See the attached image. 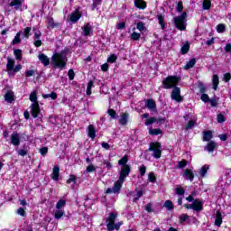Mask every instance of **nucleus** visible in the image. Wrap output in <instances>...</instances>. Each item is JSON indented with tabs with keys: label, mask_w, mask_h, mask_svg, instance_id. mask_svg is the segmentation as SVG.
Segmentation results:
<instances>
[{
	"label": "nucleus",
	"mask_w": 231,
	"mask_h": 231,
	"mask_svg": "<svg viewBox=\"0 0 231 231\" xmlns=\"http://www.w3.org/2000/svg\"><path fill=\"white\" fill-rule=\"evenodd\" d=\"M176 11L179 13L183 12V2L179 1L176 6Z\"/></svg>",
	"instance_id": "nucleus-51"
},
{
	"label": "nucleus",
	"mask_w": 231,
	"mask_h": 231,
	"mask_svg": "<svg viewBox=\"0 0 231 231\" xmlns=\"http://www.w3.org/2000/svg\"><path fill=\"white\" fill-rule=\"evenodd\" d=\"M149 134L152 136H158V134H162L161 129H153L152 127L149 128Z\"/></svg>",
	"instance_id": "nucleus-33"
},
{
	"label": "nucleus",
	"mask_w": 231,
	"mask_h": 231,
	"mask_svg": "<svg viewBox=\"0 0 231 231\" xmlns=\"http://www.w3.org/2000/svg\"><path fill=\"white\" fill-rule=\"evenodd\" d=\"M5 102L12 104V102L14 100V92H12V91L6 92L5 95Z\"/></svg>",
	"instance_id": "nucleus-24"
},
{
	"label": "nucleus",
	"mask_w": 231,
	"mask_h": 231,
	"mask_svg": "<svg viewBox=\"0 0 231 231\" xmlns=\"http://www.w3.org/2000/svg\"><path fill=\"white\" fill-rule=\"evenodd\" d=\"M191 210H195L196 212H201V210H203V202L199 199H195L191 204Z\"/></svg>",
	"instance_id": "nucleus-11"
},
{
	"label": "nucleus",
	"mask_w": 231,
	"mask_h": 231,
	"mask_svg": "<svg viewBox=\"0 0 231 231\" xmlns=\"http://www.w3.org/2000/svg\"><path fill=\"white\" fill-rule=\"evenodd\" d=\"M64 207H66V200L64 199H60L56 204V208L58 210H62L61 208Z\"/></svg>",
	"instance_id": "nucleus-40"
},
{
	"label": "nucleus",
	"mask_w": 231,
	"mask_h": 231,
	"mask_svg": "<svg viewBox=\"0 0 231 231\" xmlns=\"http://www.w3.org/2000/svg\"><path fill=\"white\" fill-rule=\"evenodd\" d=\"M16 151L19 156H26L28 154V151H26L25 149H20Z\"/></svg>",
	"instance_id": "nucleus-55"
},
{
	"label": "nucleus",
	"mask_w": 231,
	"mask_h": 231,
	"mask_svg": "<svg viewBox=\"0 0 231 231\" xmlns=\"http://www.w3.org/2000/svg\"><path fill=\"white\" fill-rule=\"evenodd\" d=\"M82 17V14H80L79 10H76L75 12L71 13L69 16V21L70 23H77Z\"/></svg>",
	"instance_id": "nucleus-10"
},
{
	"label": "nucleus",
	"mask_w": 231,
	"mask_h": 231,
	"mask_svg": "<svg viewBox=\"0 0 231 231\" xmlns=\"http://www.w3.org/2000/svg\"><path fill=\"white\" fill-rule=\"evenodd\" d=\"M171 100H175L176 102H181L183 97H181V90L180 88L175 87L171 91Z\"/></svg>",
	"instance_id": "nucleus-8"
},
{
	"label": "nucleus",
	"mask_w": 231,
	"mask_h": 231,
	"mask_svg": "<svg viewBox=\"0 0 231 231\" xmlns=\"http://www.w3.org/2000/svg\"><path fill=\"white\" fill-rule=\"evenodd\" d=\"M109 116H111V118H113L114 120L116 119V111H115L112 108H109L107 111Z\"/></svg>",
	"instance_id": "nucleus-49"
},
{
	"label": "nucleus",
	"mask_w": 231,
	"mask_h": 231,
	"mask_svg": "<svg viewBox=\"0 0 231 231\" xmlns=\"http://www.w3.org/2000/svg\"><path fill=\"white\" fill-rule=\"evenodd\" d=\"M136 28L139 30V32H143V30H145V23L139 22L136 24Z\"/></svg>",
	"instance_id": "nucleus-48"
},
{
	"label": "nucleus",
	"mask_w": 231,
	"mask_h": 231,
	"mask_svg": "<svg viewBox=\"0 0 231 231\" xmlns=\"http://www.w3.org/2000/svg\"><path fill=\"white\" fill-rule=\"evenodd\" d=\"M17 214H18L19 216H22L23 217H24L26 216V211H24V208H18V210H17Z\"/></svg>",
	"instance_id": "nucleus-59"
},
{
	"label": "nucleus",
	"mask_w": 231,
	"mask_h": 231,
	"mask_svg": "<svg viewBox=\"0 0 231 231\" xmlns=\"http://www.w3.org/2000/svg\"><path fill=\"white\" fill-rule=\"evenodd\" d=\"M216 147H217V144L214 141H210L205 147V150L208 152H214V149H216Z\"/></svg>",
	"instance_id": "nucleus-21"
},
{
	"label": "nucleus",
	"mask_w": 231,
	"mask_h": 231,
	"mask_svg": "<svg viewBox=\"0 0 231 231\" xmlns=\"http://www.w3.org/2000/svg\"><path fill=\"white\" fill-rule=\"evenodd\" d=\"M179 169H183L184 167H187V161L182 160L178 162Z\"/></svg>",
	"instance_id": "nucleus-57"
},
{
	"label": "nucleus",
	"mask_w": 231,
	"mask_h": 231,
	"mask_svg": "<svg viewBox=\"0 0 231 231\" xmlns=\"http://www.w3.org/2000/svg\"><path fill=\"white\" fill-rule=\"evenodd\" d=\"M32 32L31 27H26L25 29H23V36L25 37V39H30V32Z\"/></svg>",
	"instance_id": "nucleus-43"
},
{
	"label": "nucleus",
	"mask_w": 231,
	"mask_h": 231,
	"mask_svg": "<svg viewBox=\"0 0 231 231\" xmlns=\"http://www.w3.org/2000/svg\"><path fill=\"white\" fill-rule=\"evenodd\" d=\"M176 194H178L179 196H183V194H185V189H183V188L181 186H178L175 189Z\"/></svg>",
	"instance_id": "nucleus-44"
},
{
	"label": "nucleus",
	"mask_w": 231,
	"mask_h": 231,
	"mask_svg": "<svg viewBox=\"0 0 231 231\" xmlns=\"http://www.w3.org/2000/svg\"><path fill=\"white\" fill-rule=\"evenodd\" d=\"M212 6V3L210 0H204L202 4L203 10H210V7Z\"/></svg>",
	"instance_id": "nucleus-36"
},
{
	"label": "nucleus",
	"mask_w": 231,
	"mask_h": 231,
	"mask_svg": "<svg viewBox=\"0 0 231 231\" xmlns=\"http://www.w3.org/2000/svg\"><path fill=\"white\" fill-rule=\"evenodd\" d=\"M88 133L89 138H91L92 140H95L97 136V130L95 129V126L93 125H88Z\"/></svg>",
	"instance_id": "nucleus-17"
},
{
	"label": "nucleus",
	"mask_w": 231,
	"mask_h": 231,
	"mask_svg": "<svg viewBox=\"0 0 231 231\" xmlns=\"http://www.w3.org/2000/svg\"><path fill=\"white\" fill-rule=\"evenodd\" d=\"M145 106L150 111H156V102L153 99H146Z\"/></svg>",
	"instance_id": "nucleus-15"
},
{
	"label": "nucleus",
	"mask_w": 231,
	"mask_h": 231,
	"mask_svg": "<svg viewBox=\"0 0 231 231\" xmlns=\"http://www.w3.org/2000/svg\"><path fill=\"white\" fill-rule=\"evenodd\" d=\"M12 145L15 147L21 145V135L17 132H14L10 136Z\"/></svg>",
	"instance_id": "nucleus-9"
},
{
	"label": "nucleus",
	"mask_w": 231,
	"mask_h": 231,
	"mask_svg": "<svg viewBox=\"0 0 231 231\" xmlns=\"http://www.w3.org/2000/svg\"><path fill=\"white\" fill-rule=\"evenodd\" d=\"M142 35L140 34V32H134L131 35V40L132 41H140V37Z\"/></svg>",
	"instance_id": "nucleus-42"
},
{
	"label": "nucleus",
	"mask_w": 231,
	"mask_h": 231,
	"mask_svg": "<svg viewBox=\"0 0 231 231\" xmlns=\"http://www.w3.org/2000/svg\"><path fill=\"white\" fill-rule=\"evenodd\" d=\"M200 98H201L202 102H209V100H210V97H208V95H207V94H202Z\"/></svg>",
	"instance_id": "nucleus-63"
},
{
	"label": "nucleus",
	"mask_w": 231,
	"mask_h": 231,
	"mask_svg": "<svg viewBox=\"0 0 231 231\" xmlns=\"http://www.w3.org/2000/svg\"><path fill=\"white\" fill-rule=\"evenodd\" d=\"M208 169H209V167L207 164L202 166V168L199 171V176H201V178H205V175L207 174Z\"/></svg>",
	"instance_id": "nucleus-32"
},
{
	"label": "nucleus",
	"mask_w": 231,
	"mask_h": 231,
	"mask_svg": "<svg viewBox=\"0 0 231 231\" xmlns=\"http://www.w3.org/2000/svg\"><path fill=\"white\" fill-rule=\"evenodd\" d=\"M68 75H69V80H73L75 79V71H73V69H69Z\"/></svg>",
	"instance_id": "nucleus-62"
},
{
	"label": "nucleus",
	"mask_w": 231,
	"mask_h": 231,
	"mask_svg": "<svg viewBox=\"0 0 231 231\" xmlns=\"http://www.w3.org/2000/svg\"><path fill=\"white\" fill-rule=\"evenodd\" d=\"M188 219H189V215H187V214H182L179 217V221L181 224L185 223V221H187Z\"/></svg>",
	"instance_id": "nucleus-46"
},
{
	"label": "nucleus",
	"mask_w": 231,
	"mask_h": 231,
	"mask_svg": "<svg viewBox=\"0 0 231 231\" xmlns=\"http://www.w3.org/2000/svg\"><path fill=\"white\" fill-rule=\"evenodd\" d=\"M35 75V70L30 69L25 71V77H33Z\"/></svg>",
	"instance_id": "nucleus-60"
},
{
	"label": "nucleus",
	"mask_w": 231,
	"mask_h": 231,
	"mask_svg": "<svg viewBox=\"0 0 231 231\" xmlns=\"http://www.w3.org/2000/svg\"><path fill=\"white\" fill-rule=\"evenodd\" d=\"M145 160L151 162L153 157L155 160H160L162 158V143L155 142L151 143L149 148L144 152Z\"/></svg>",
	"instance_id": "nucleus-1"
},
{
	"label": "nucleus",
	"mask_w": 231,
	"mask_h": 231,
	"mask_svg": "<svg viewBox=\"0 0 231 231\" xmlns=\"http://www.w3.org/2000/svg\"><path fill=\"white\" fill-rule=\"evenodd\" d=\"M225 30H226V26L225 23H219L217 25V33H225Z\"/></svg>",
	"instance_id": "nucleus-39"
},
{
	"label": "nucleus",
	"mask_w": 231,
	"mask_h": 231,
	"mask_svg": "<svg viewBox=\"0 0 231 231\" xmlns=\"http://www.w3.org/2000/svg\"><path fill=\"white\" fill-rule=\"evenodd\" d=\"M82 30H83L84 35H86V36L91 35V24L87 23L86 25H84Z\"/></svg>",
	"instance_id": "nucleus-27"
},
{
	"label": "nucleus",
	"mask_w": 231,
	"mask_h": 231,
	"mask_svg": "<svg viewBox=\"0 0 231 231\" xmlns=\"http://www.w3.org/2000/svg\"><path fill=\"white\" fill-rule=\"evenodd\" d=\"M146 171H147V168L145 167V165H142L139 169V172L141 176H145Z\"/></svg>",
	"instance_id": "nucleus-56"
},
{
	"label": "nucleus",
	"mask_w": 231,
	"mask_h": 231,
	"mask_svg": "<svg viewBox=\"0 0 231 231\" xmlns=\"http://www.w3.org/2000/svg\"><path fill=\"white\" fill-rule=\"evenodd\" d=\"M190 50V44L189 42H187L182 47H181V53L182 55H185L186 53H189V51Z\"/></svg>",
	"instance_id": "nucleus-34"
},
{
	"label": "nucleus",
	"mask_w": 231,
	"mask_h": 231,
	"mask_svg": "<svg viewBox=\"0 0 231 231\" xmlns=\"http://www.w3.org/2000/svg\"><path fill=\"white\" fill-rule=\"evenodd\" d=\"M14 55L16 60H23V51H21V49L14 50Z\"/></svg>",
	"instance_id": "nucleus-26"
},
{
	"label": "nucleus",
	"mask_w": 231,
	"mask_h": 231,
	"mask_svg": "<svg viewBox=\"0 0 231 231\" xmlns=\"http://www.w3.org/2000/svg\"><path fill=\"white\" fill-rule=\"evenodd\" d=\"M67 183H77V177L73 174H70Z\"/></svg>",
	"instance_id": "nucleus-52"
},
{
	"label": "nucleus",
	"mask_w": 231,
	"mask_h": 231,
	"mask_svg": "<svg viewBox=\"0 0 231 231\" xmlns=\"http://www.w3.org/2000/svg\"><path fill=\"white\" fill-rule=\"evenodd\" d=\"M217 120L218 124H223V122H225V116L218 115L217 117Z\"/></svg>",
	"instance_id": "nucleus-64"
},
{
	"label": "nucleus",
	"mask_w": 231,
	"mask_h": 231,
	"mask_svg": "<svg viewBox=\"0 0 231 231\" xmlns=\"http://www.w3.org/2000/svg\"><path fill=\"white\" fill-rule=\"evenodd\" d=\"M9 6L14 7V10L23 12V0H12L9 4Z\"/></svg>",
	"instance_id": "nucleus-13"
},
{
	"label": "nucleus",
	"mask_w": 231,
	"mask_h": 231,
	"mask_svg": "<svg viewBox=\"0 0 231 231\" xmlns=\"http://www.w3.org/2000/svg\"><path fill=\"white\" fill-rule=\"evenodd\" d=\"M14 66H15V60L14 59H7V71H14Z\"/></svg>",
	"instance_id": "nucleus-23"
},
{
	"label": "nucleus",
	"mask_w": 231,
	"mask_h": 231,
	"mask_svg": "<svg viewBox=\"0 0 231 231\" xmlns=\"http://www.w3.org/2000/svg\"><path fill=\"white\" fill-rule=\"evenodd\" d=\"M212 83H213V89H217V86H219V77H217V75H213L212 78Z\"/></svg>",
	"instance_id": "nucleus-30"
},
{
	"label": "nucleus",
	"mask_w": 231,
	"mask_h": 231,
	"mask_svg": "<svg viewBox=\"0 0 231 231\" xmlns=\"http://www.w3.org/2000/svg\"><path fill=\"white\" fill-rule=\"evenodd\" d=\"M121 225H124V222L121 221V222H117L116 224L114 222L113 230H120Z\"/></svg>",
	"instance_id": "nucleus-58"
},
{
	"label": "nucleus",
	"mask_w": 231,
	"mask_h": 231,
	"mask_svg": "<svg viewBox=\"0 0 231 231\" xmlns=\"http://www.w3.org/2000/svg\"><path fill=\"white\" fill-rule=\"evenodd\" d=\"M148 180L151 181V183H154L156 181V176L153 172H150L148 175Z\"/></svg>",
	"instance_id": "nucleus-53"
},
{
	"label": "nucleus",
	"mask_w": 231,
	"mask_h": 231,
	"mask_svg": "<svg viewBox=\"0 0 231 231\" xmlns=\"http://www.w3.org/2000/svg\"><path fill=\"white\" fill-rule=\"evenodd\" d=\"M94 83L93 81H89L87 87V95L89 97L91 95V89H93Z\"/></svg>",
	"instance_id": "nucleus-45"
},
{
	"label": "nucleus",
	"mask_w": 231,
	"mask_h": 231,
	"mask_svg": "<svg viewBox=\"0 0 231 231\" xmlns=\"http://www.w3.org/2000/svg\"><path fill=\"white\" fill-rule=\"evenodd\" d=\"M118 217V213L116 212H112L108 215V217L106 218V228L108 231H113V226L115 224V221Z\"/></svg>",
	"instance_id": "nucleus-7"
},
{
	"label": "nucleus",
	"mask_w": 231,
	"mask_h": 231,
	"mask_svg": "<svg viewBox=\"0 0 231 231\" xmlns=\"http://www.w3.org/2000/svg\"><path fill=\"white\" fill-rule=\"evenodd\" d=\"M34 46L36 48H40V46H42V41H41V38H34Z\"/></svg>",
	"instance_id": "nucleus-54"
},
{
	"label": "nucleus",
	"mask_w": 231,
	"mask_h": 231,
	"mask_svg": "<svg viewBox=\"0 0 231 231\" xmlns=\"http://www.w3.org/2000/svg\"><path fill=\"white\" fill-rule=\"evenodd\" d=\"M47 26L48 28H55V26H57V23H55V22L53 21V18L49 17L47 18Z\"/></svg>",
	"instance_id": "nucleus-38"
},
{
	"label": "nucleus",
	"mask_w": 231,
	"mask_h": 231,
	"mask_svg": "<svg viewBox=\"0 0 231 231\" xmlns=\"http://www.w3.org/2000/svg\"><path fill=\"white\" fill-rule=\"evenodd\" d=\"M173 22L177 30L185 31L187 28V13H182L181 15L174 17Z\"/></svg>",
	"instance_id": "nucleus-5"
},
{
	"label": "nucleus",
	"mask_w": 231,
	"mask_h": 231,
	"mask_svg": "<svg viewBox=\"0 0 231 231\" xmlns=\"http://www.w3.org/2000/svg\"><path fill=\"white\" fill-rule=\"evenodd\" d=\"M157 19L162 30H165V17L162 14H158Z\"/></svg>",
	"instance_id": "nucleus-28"
},
{
	"label": "nucleus",
	"mask_w": 231,
	"mask_h": 231,
	"mask_svg": "<svg viewBox=\"0 0 231 231\" xmlns=\"http://www.w3.org/2000/svg\"><path fill=\"white\" fill-rule=\"evenodd\" d=\"M196 66V59H191L184 67V69H190V68H194Z\"/></svg>",
	"instance_id": "nucleus-35"
},
{
	"label": "nucleus",
	"mask_w": 231,
	"mask_h": 231,
	"mask_svg": "<svg viewBox=\"0 0 231 231\" xmlns=\"http://www.w3.org/2000/svg\"><path fill=\"white\" fill-rule=\"evenodd\" d=\"M143 196V191L138 190L134 195V201H138Z\"/></svg>",
	"instance_id": "nucleus-47"
},
{
	"label": "nucleus",
	"mask_w": 231,
	"mask_h": 231,
	"mask_svg": "<svg viewBox=\"0 0 231 231\" xmlns=\"http://www.w3.org/2000/svg\"><path fill=\"white\" fill-rule=\"evenodd\" d=\"M62 216H64V209H57L54 212L55 219H60V217H62Z\"/></svg>",
	"instance_id": "nucleus-37"
},
{
	"label": "nucleus",
	"mask_w": 231,
	"mask_h": 231,
	"mask_svg": "<svg viewBox=\"0 0 231 231\" xmlns=\"http://www.w3.org/2000/svg\"><path fill=\"white\" fill-rule=\"evenodd\" d=\"M156 122H157V124H162V122H165V119H163V118L156 119L155 117H150V118H148V120H146L144 125H147V127H149V125H152V124H154Z\"/></svg>",
	"instance_id": "nucleus-14"
},
{
	"label": "nucleus",
	"mask_w": 231,
	"mask_h": 231,
	"mask_svg": "<svg viewBox=\"0 0 231 231\" xmlns=\"http://www.w3.org/2000/svg\"><path fill=\"white\" fill-rule=\"evenodd\" d=\"M116 55L115 54H111L108 58H107V62H110L111 64H113L114 62H116Z\"/></svg>",
	"instance_id": "nucleus-50"
},
{
	"label": "nucleus",
	"mask_w": 231,
	"mask_h": 231,
	"mask_svg": "<svg viewBox=\"0 0 231 231\" xmlns=\"http://www.w3.org/2000/svg\"><path fill=\"white\" fill-rule=\"evenodd\" d=\"M127 162H129V156L125 155L121 160L118 161V165H122L121 171H124V167H127L129 176V173L131 172V167L127 165Z\"/></svg>",
	"instance_id": "nucleus-12"
},
{
	"label": "nucleus",
	"mask_w": 231,
	"mask_h": 231,
	"mask_svg": "<svg viewBox=\"0 0 231 231\" xmlns=\"http://www.w3.org/2000/svg\"><path fill=\"white\" fill-rule=\"evenodd\" d=\"M164 208H167V210H172L174 208V205L172 204V201L166 200L164 203Z\"/></svg>",
	"instance_id": "nucleus-41"
},
{
	"label": "nucleus",
	"mask_w": 231,
	"mask_h": 231,
	"mask_svg": "<svg viewBox=\"0 0 231 231\" xmlns=\"http://www.w3.org/2000/svg\"><path fill=\"white\" fill-rule=\"evenodd\" d=\"M212 140V131H206L203 134V141L204 142H210Z\"/></svg>",
	"instance_id": "nucleus-29"
},
{
	"label": "nucleus",
	"mask_w": 231,
	"mask_h": 231,
	"mask_svg": "<svg viewBox=\"0 0 231 231\" xmlns=\"http://www.w3.org/2000/svg\"><path fill=\"white\" fill-rule=\"evenodd\" d=\"M60 172V169L59 168V166H54L52 170V180H54V181H59Z\"/></svg>",
	"instance_id": "nucleus-20"
},
{
	"label": "nucleus",
	"mask_w": 231,
	"mask_h": 231,
	"mask_svg": "<svg viewBox=\"0 0 231 231\" xmlns=\"http://www.w3.org/2000/svg\"><path fill=\"white\" fill-rule=\"evenodd\" d=\"M129 176V168L125 166L123 170L119 172V179L116 181L114 185V194L116 192H120V189H122V185H124V181Z\"/></svg>",
	"instance_id": "nucleus-3"
},
{
	"label": "nucleus",
	"mask_w": 231,
	"mask_h": 231,
	"mask_svg": "<svg viewBox=\"0 0 231 231\" xmlns=\"http://www.w3.org/2000/svg\"><path fill=\"white\" fill-rule=\"evenodd\" d=\"M38 59L42 61V64H43V66L50 65V59H48V56H46L45 54H39Z\"/></svg>",
	"instance_id": "nucleus-18"
},
{
	"label": "nucleus",
	"mask_w": 231,
	"mask_h": 231,
	"mask_svg": "<svg viewBox=\"0 0 231 231\" xmlns=\"http://www.w3.org/2000/svg\"><path fill=\"white\" fill-rule=\"evenodd\" d=\"M195 124H196V120L189 121V123L187 125V129H192V127H194Z\"/></svg>",
	"instance_id": "nucleus-61"
},
{
	"label": "nucleus",
	"mask_w": 231,
	"mask_h": 231,
	"mask_svg": "<svg viewBox=\"0 0 231 231\" xmlns=\"http://www.w3.org/2000/svg\"><path fill=\"white\" fill-rule=\"evenodd\" d=\"M180 80H181V78L178 76H168L162 79V84L165 89H172V88H176V86H178Z\"/></svg>",
	"instance_id": "nucleus-6"
},
{
	"label": "nucleus",
	"mask_w": 231,
	"mask_h": 231,
	"mask_svg": "<svg viewBox=\"0 0 231 231\" xmlns=\"http://www.w3.org/2000/svg\"><path fill=\"white\" fill-rule=\"evenodd\" d=\"M23 32L20 31L16 33V35L14 36V38L13 39L11 44L13 46H15V44H20L21 42V35H22Z\"/></svg>",
	"instance_id": "nucleus-22"
},
{
	"label": "nucleus",
	"mask_w": 231,
	"mask_h": 231,
	"mask_svg": "<svg viewBox=\"0 0 231 231\" xmlns=\"http://www.w3.org/2000/svg\"><path fill=\"white\" fill-rule=\"evenodd\" d=\"M29 100L32 102L31 105V115L33 116V118H37V116H39V113H41V106H39L37 97V90L31 92Z\"/></svg>",
	"instance_id": "nucleus-2"
},
{
	"label": "nucleus",
	"mask_w": 231,
	"mask_h": 231,
	"mask_svg": "<svg viewBox=\"0 0 231 231\" xmlns=\"http://www.w3.org/2000/svg\"><path fill=\"white\" fill-rule=\"evenodd\" d=\"M184 178H187V180H189L192 181L194 180V173H192V171L186 169L183 174Z\"/></svg>",
	"instance_id": "nucleus-25"
},
{
	"label": "nucleus",
	"mask_w": 231,
	"mask_h": 231,
	"mask_svg": "<svg viewBox=\"0 0 231 231\" xmlns=\"http://www.w3.org/2000/svg\"><path fill=\"white\" fill-rule=\"evenodd\" d=\"M134 5L141 10H145V8H147V4L143 0H134Z\"/></svg>",
	"instance_id": "nucleus-19"
},
{
	"label": "nucleus",
	"mask_w": 231,
	"mask_h": 231,
	"mask_svg": "<svg viewBox=\"0 0 231 231\" xmlns=\"http://www.w3.org/2000/svg\"><path fill=\"white\" fill-rule=\"evenodd\" d=\"M129 120V114L127 113H123L119 116V124L121 125H127V121Z\"/></svg>",
	"instance_id": "nucleus-16"
},
{
	"label": "nucleus",
	"mask_w": 231,
	"mask_h": 231,
	"mask_svg": "<svg viewBox=\"0 0 231 231\" xmlns=\"http://www.w3.org/2000/svg\"><path fill=\"white\" fill-rule=\"evenodd\" d=\"M223 223V218L221 217V212L217 211V217L215 220V225L217 226H221V224Z\"/></svg>",
	"instance_id": "nucleus-31"
},
{
	"label": "nucleus",
	"mask_w": 231,
	"mask_h": 231,
	"mask_svg": "<svg viewBox=\"0 0 231 231\" xmlns=\"http://www.w3.org/2000/svg\"><path fill=\"white\" fill-rule=\"evenodd\" d=\"M51 60L54 68H60V69H62L66 67L68 58L60 53H54L51 57Z\"/></svg>",
	"instance_id": "nucleus-4"
}]
</instances>
